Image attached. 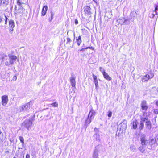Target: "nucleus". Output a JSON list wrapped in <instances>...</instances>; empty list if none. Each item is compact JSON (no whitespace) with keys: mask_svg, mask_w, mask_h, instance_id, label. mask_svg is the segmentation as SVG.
Returning a JSON list of instances; mask_svg holds the SVG:
<instances>
[{"mask_svg":"<svg viewBox=\"0 0 158 158\" xmlns=\"http://www.w3.org/2000/svg\"><path fill=\"white\" fill-rule=\"evenodd\" d=\"M32 102L30 101L28 103H27L24 105L20 106L19 108V110L20 112L27 111L30 109V105L32 104Z\"/></svg>","mask_w":158,"mask_h":158,"instance_id":"1","label":"nucleus"},{"mask_svg":"<svg viewBox=\"0 0 158 158\" xmlns=\"http://www.w3.org/2000/svg\"><path fill=\"white\" fill-rule=\"evenodd\" d=\"M32 124V120L31 119H26L22 123L23 126L27 128L29 130V128H30Z\"/></svg>","mask_w":158,"mask_h":158,"instance_id":"2","label":"nucleus"},{"mask_svg":"<svg viewBox=\"0 0 158 158\" xmlns=\"http://www.w3.org/2000/svg\"><path fill=\"white\" fill-rule=\"evenodd\" d=\"M8 101L7 96L3 95L2 97V104L3 106H5L7 105Z\"/></svg>","mask_w":158,"mask_h":158,"instance_id":"3","label":"nucleus"},{"mask_svg":"<svg viewBox=\"0 0 158 158\" xmlns=\"http://www.w3.org/2000/svg\"><path fill=\"white\" fill-rule=\"evenodd\" d=\"M8 56L10 64L11 65L13 64L15 62L16 60L17 59V57L14 55H9Z\"/></svg>","mask_w":158,"mask_h":158,"instance_id":"4","label":"nucleus"},{"mask_svg":"<svg viewBox=\"0 0 158 158\" xmlns=\"http://www.w3.org/2000/svg\"><path fill=\"white\" fill-rule=\"evenodd\" d=\"M140 106L142 110H143L146 111L148 108L146 101L145 100H143L141 102Z\"/></svg>","mask_w":158,"mask_h":158,"instance_id":"5","label":"nucleus"},{"mask_svg":"<svg viewBox=\"0 0 158 158\" xmlns=\"http://www.w3.org/2000/svg\"><path fill=\"white\" fill-rule=\"evenodd\" d=\"M141 144L142 146L146 145L148 143V141L146 138V135H142L140 138Z\"/></svg>","mask_w":158,"mask_h":158,"instance_id":"6","label":"nucleus"},{"mask_svg":"<svg viewBox=\"0 0 158 158\" xmlns=\"http://www.w3.org/2000/svg\"><path fill=\"white\" fill-rule=\"evenodd\" d=\"M127 126V121L126 120H124L119 124V126L120 127V129L123 131L126 129Z\"/></svg>","mask_w":158,"mask_h":158,"instance_id":"7","label":"nucleus"},{"mask_svg":"<svg viewBox=\"0 0 158 158\" xmlns=\"http://www.w3.org/2000/svg\"><path fill=\"white\" fill-rule=\"evenodd\" d=\"M10 29L9 31L12 33L13 31V28L15 27L14 22L13 20H10L9 22Z\"/></svg>","mask_w":158,"mask_h":158,"instance_id":"8","label":"nucleus"},{"mask_svg":"<svg viewBox=\"0 0 158 158\" xmlns=\"http://www.w3.org/2000/svg\"><path fill=\"white\" fill-rule=\"evenodd\" d=\"M146 119L145 118H141V120L140 122V126L139 127V129L140 130L142 129L144 127V122L146 120Z\"/></svg>","mask_w":158,"mask_h":158,"instance_id":"9","label":"nucleus"},{"mask_svg":"<svg viewBox=\"0 0 158 158\" xmlns=\"http://www.w3.org/2000/svg\"><path fill=\"white\" fill-rule=\"evenodd\" d=\"M93 77L94 79V81L96 89H97V87L98 86V83L97 77L94 74H93Z\"/></svg>","mask_w":158,"mask_h":158,"instance_id":"10","label":"nucleus"},{"mask_svg":"<svg viewBox=\"0 0 158 158\" xmlns=\"http://www.w3.org/2000/svg\"><path fill=\"white\" fill-rule=\"evenodd\" d=\"M94 114L95 113L94 110L93 109H91L89 113L88 117L92 119H93L94 116Z\"/></svg>","mask_w":158,"mask_h":158,"instance_id":"11","label":"nucleus"},{"mask_svg":"<svg viewBox=\"0 0 158 158\" xmlns=\"http://www.w3.org/2000/svg\"><path fill=\"white\" fill-rule=\"evenodd\" d=\"M90 8L89 6H86L85 7L84 11L85 14L89 15L90 14Z\"/></svg>","mask_w":158,"mask_h":158,"instance_id":"12","label":"nucleus"},{"mask_svg":"<svg viewBox=\"0 0 158 158\" xmlns=\"http://www.w3.org/2000/svg\"><path fill=\"white\" fill-rule=\"evenodd\" d=\"M48 10V7L47 6H44L42 11V15L44 16L46 14V12Z\"/></svg>","mask_w":158,"mask_h":158,"instance_id":"13","label":"nucleus"},{"mask_svg":"<svg viewBox=\"0 0 158 158\" xmlns=\"http://www.w3.org/2000/svg\"><path fill=\"white\" fill-rule=\"evenodd\" d=\"M102 74L106 80L108 81H110L111 80V78L109 76L107 73L106 72Z\"/></svg>","mask_w":158,"mask_h":158,"instance_id":"14","label":"nucleus"},{"mask_svg":"<svg viewBox=\"0 0 158 158\" xmlns=\"http://www.w3.org/2000/svg\"><path fill=\"white\" fill-rule=\"evenodd\" d=\"M98 149L95 148L93 154V158H98Z\"/></svg>","mask_w":158,"mask_h":158,"instance_id":"15","label":"nucleus"},{"mask_svg":"<svg viewBox=\"0 0 158 158\" xmlns=\"http://www.w3.org/2000/svg\"><path fill=\"white\" fill-rule=\"evenodd\" d=\"M70 82L73 87L75 86V79L73 77H72L70 79Z\"/></svg>","mask_w":158,"mask_h":158,"instance_id":"16","label":"nucleus"},{"mask_svg":"<svg viewBox=\"0 0 158 158\" xmlns=\"http://www.w3.org/2000/svg\"><path fill=\"white\" fill-rule=\"evenodd\" d=\"M76 41L77 42V44L78 46H80L81 44L82 40L81 36H79L78 37H76Z\"/></svg>","mask_w":158,"mask_h":158,"instance_id":"17","label":"nucleus"},{"mask_svg":"<svg viewBox=\"0 0 158 158\" xmlns=\"http://www.w3.org/2000/svg\"><path fill=\"white\" fill-rule=\"evenodd\" d=\"M48 106L49 107H57L58 106V103L57 102H55L53 103L49 104Z\"/></svg>","mask_w":158,"mask_h":158,"instance_id":"18","label":"nucleus"},{"mask_svg":"<svg viewBox=\"0 0 158 158\" xmlns=\"http://www.w3.org/2000/svg\"><path fill=\"white\" fill-rule=\"evenodd\" d=\"M146 126L148 129H150L151 128V122L149 121H146Z\"/></svg>","mask_w":158,"mask_h":158,"instance_id":"19","label":"nucleus"},{"mask_svg":"<svg viewBox=\"0 0 158 158\" xmlns=\"http://www.w3.org/2000/svg\"><path fill=\"white\" fill-rule=\"evenodd\" d=\"M138 122L136 120H134L132 123L133 128L134 129H135L137 127Z\"/></svg>","mask_w":158,"mask_h":158,"instance_id":"20","label":"nucleus"},{"mask_svg":"<svg viewBox=\"0 0 158 158\" xmlns=\"http://www.w3.org/2000/svg\"><path fill=\"white\" fill-rule=\"evenodd\" d=\"M92 119L88 116L87 119L85 121V124H89L91 122V120Z\"/></svg>","mask_w":158,"mask_h":158,"instance_id":"21","label":"nucleus"},{"mask_svg":"<svg viewBox=\"0 0 158 158\" xmlns=\"http://www.w3.org/2000/svg\"><path fill=\"white\" fill-rule=\"evenodd\" d=\"M6 56V55H5L3 53H2L0 54V62H2L3 59Z\"/></svg>","mask_w":158,"mask_h":158,"instance_id":"22","label":"nucleus"},{"mask_svg":"<svg viewBox=\"0 0 158 158\" xmlns=\"http://www.w3.org/2000/svg\"><path fill=\"white\" fill-rule=\"evenodd\" d=\"M147 75L149 79L152 78L154 76V74L152 73H148Z\"/></svg>","mask_w":158,"mask_h":158,"instance_id":"23","label":"nucleus"},{"mask_svg":"<svg viewBox=\"0 0 158 158\" xmlns=\"http://www.w3.org/2000/svg\"><path fill=\"white\" fill-rule=\"evenodd\" d=\"M139 149L142 153H143L145 150V149L143 146H140L139 147Z\"/></svg>","mask_w":158,"mask_h":158,"instance_id":"24","label":"nucleus"},{"mask_svg":"<svg viewBox=\"0 0 158 158\" xmlns=\"http://www.w3.org/2000/svg\"><path fill=\"white\" fill-rule=\"evenodd\" d=\"M99 71L102 72V74L104 73L105 72L104 69L101 67H99Z\"/></svg>","mask_w":158,"mask_h":158,"instance_id":"25","label":"nucleus"},{"mask_svg":"<svg viewBox=\"0 0 158 158\" xmlns=\"http://www.w3.org/2000/svg\"><path fill=\"white\" fill-rule=\"evenodd\" d=\"M19 139L22 143L23 145L24 144V139L23 138L22 136H20L19 138Z\"/></svg>","mask_w":158,"mask_h":158,"instance_id":"26","label":"nucleus"},{"mask_svg":"<svg viewBox=\"0 0 158 158\" xmlns=\"http://www.w3.org/2000/svg\"><path fill=\"white\" fill-rule=\"evenodd\" d=\"M51 18L50 19L49 21L50 22H51L52 21V20L53 19V16L54 15V13L53 12L51 11Z\"/></svg>","mask_w":158,"mask_h":158,"instance_id":"27","label":"nucleus"},{"mask_svg":"<svg viewBox=\"0 0 158 158\" xmlns=\"http://www.w3.org/2000/svg\"><path fill=\"white\" fill-rule=\"evenodd\" d=\"M108 114L107 115L108 116L109 118H111V116H112V112L111 111H109L108 112Z\"/></svg>","mask_w":158,"mask_h":158,"instance_id":"28","label":"nucleus"},{"mask_svg":"<svg viewBox=\"0 0 158 158\" xmlns=\"http://www.w3.org/2000/svg\"><path fill=\"white\" fill-rule=\"evenodd\" d=\"M4 0H0V6L1 5L2 2L3 4H7V2L5 0V2L4 1Z\"/></svg>","mask_w":158,"mask_h":158,"instance_id":"29","label":"nucleus"},{"mask_svg":"<svg viewBox=\"0 0 158 158\" xmlns=\"http://www.w3.org/2000/svg\"><path fill=\"white\" fill-rule=\"evenodd\" d=\"M148 79H149L148 78V77L147 76V75H146L144 77L143 81L144 80L145 81H147Z\"/></svg>","mask_w":158,"mask_h":158,"instance_id":"30","label":"nucleus"},{"mask_svg":"<svg viewBox=\"0 0 158 158\" xmlns=\"http://www.w3.org/2000/svg\"><path fill=\"white\" fill-rule=\"evenodd\" d=\"M156 143V140L154 139H151V141L150 142V143L151 144H152L153 143Z\"/></svg>","mask_w":158,"mask_h":158,"instance_id":"31","label":"nucleus"},{"mask_svg":"<svg viewBox=\"0 0 158 158\" xmlns=\"http://www.w3.org/2000/svg\"><path fill=\"white\" fill-rule=\"evenodd\" d=\"M130 149L133 152H135V148L133 146L130 147Z\"/></svg>","mask_w":158,"mask_h":158,"instance_id":"32","label":"nucleus"},{"mask_svg":"<svg viewBox=\"0 0 158 158\" xmlns=\"http://www.w3.org/2000/svg\"><path fill=\"white\" fill-rule=\"evenodd\" d=\"M153 112L155 114H157L158 113V110L157 109H154L153 110Z\"/></svg>","mask_w":158,"mask_h":158,"instance_id":"33","label":"nucleus"},{"mask_svg":"<svg viewBox=\"0 0 158 158\" xmlns=\"http://www.w3.org/2000/svg\"><path fill=\"white\" fill-rule=\"evenodd\" d=\"M129 23V22L128 21V20L127 19H126L124 20V21L123 22V23L124 24H127Z\"/></svg>","mask_w":158,"mask_h":158,"instance_id":"34","label":"nucleus"},{"mask_svg":"<svg viewBox=\"0 0 158 158\" xmlns=\"http://www.w3.org/2000/svg\"><path fill=\"white\" fill-rule=\"evenodd\" d=\"M17 76H14L13 77V78H12V80L13 81H15L17 80Z\"/></svg>","mask_w":158,"mask_h":158,"instance_id":"35","label":"nucleus"},{"mask_svg":"<svg viewBox=\"0 0 158 158\" xmlns=\"http://www.w3.org/2000/svg\"><path fill=\"white\" fill-rule=\"evenodd\" d=\"M67 43L70 42L71 41V40L68 37L67 38Z\"/></svg>","mask_w":158,"mask_h":158,"instance_id":"36","label":"nucleus"},{"mask_svg":"<svg viewBox=\"0 0 158 158\" xmlns=\"http://www.w3.org/2000/svg\"><path fill=\"white\" fill-rule=\"evenodd\" d=\"M157 6H158L156 5L155 8V11L156 14H157V10H158Z\"/></svg>","mask_w":158,"mask_h":158,"instance_id":"37","label":"nucleus"},{"mask_svg":"<svg viewBox=\"0 0 158 158\" xmlns=\"http://www.w3.org/2000/svg\"><path fill=\"white\" fill-rule=\"evenodd\" d=\"M5 65L7 66H9L11 64H10V63H9V62L8 61H6L5 63Z\"/></svg>","mask_w":158,"mask_h":158,"instance_id":"38","label":"nucleus"},{"mask_svg":"<svg viewBox=\"0 0 158 158\" xmlns=\"http://www.w3.org/2000/svg\"><path fill=\"white\" fill-rule=\"evenodd\" d=\"M155 16V15L154 14H151L150 15V17L153 18Z\"/></svg>","mask_w":158,"mask_h":158,"instance_id":"39","label":"nucleus"},{"mask_svg":"<svg viewBox=\"0 0 158 158\" xmlns=\"http://www.w3.org/2000/svg\"><path fill=\"white\" fill-rule=\"evenodd\" d=\"M5 24H6V23H7V19L8 18H7L6 16H5Z\"/></svg>","mask_w":158,"mask_h":158,"instance_id":"40","label":"nucleus"},{"mask_svg":"<svg viewBox=\"0 0 158 158\" xmlns=\"http://www.w3.org/2000/svg\"><path fill=\"white\" fill-rule=\"evenodd\" d=\"M75 23L76 24H78V21L77 19H75Z\"/></svg>","mask_w":158,"mask_h":158,"instance_id":"41","label":"nucleus"},{"mask_svg":"<svg viewBox=\"0 0 158 158\" xmlns=\"http://www.w3.org/2000/svg\"><path fill=\"white\" fill-rule=\"evenodd\" d=\"M30 155L28 154H27L26 156V158H30Z\"/></svg>","mask_w":158,"mask_h":158,"instance_id":"42","label":"nucleus"},{"mask_svg":"<svg viewBox=\"0 0 158 158\" xmlns=\"http://www.w3.org/2000/svg\"><path fill=\"white\" fill-rule=\"evenodd\" d=\"M3 19L0 16V23L3 21Z\"/></svg>","mask_w":158,"mask_h":158,"instance_id":"43","label":"nucleus"},{"mask_svg":"<svg viewBox=\"0 0 158 158\" xmlns=\"http://www.w3.org/2000/svg\"><path fill=\"white\" fill-rule=\"evenodd\" d=\"M17 4L19 6H20L21 4L19 0L17 1Z\"/></svg>","mask_w":158,"mask_h":158,"instance_id":"44","label":"nucleus"},{"mask_svg":"<svg viewBox=\"0 0 158 158\" xmlns=\"http://www.w3.org/2000/svg\"><path fill=\"white\" fill-rule=\"evenodd\" d=\"M2 133L1 131H0V139H1V136L2 135Z\"/></svg>","mask_w":158,"mask_h":158,"instance_id":"45","label":"nucleus"},{"mask_svg":"<svg viewBox=\"0 0 158 158\" xmlns=\"http://www.w3.org/2000/svg\"><path fill=\"white\" fill-rule=\"evenodd\" d=\"M156 104L158 106V100L157 101H156Z\"/></svg>","mask_w":158,"mask_h":158,"instance_id":"46","label":"nucleus"},{"mask_svg":"<svg viewBox=\"0 0 158 158\" xmlns=\"http://www.w3.org/2000/svg\"><path fill=\"white\" fill-rule=\"evenodd\" d=\"M73 35L74 37V39L75 38V33L74 32L73 33Z\"/></svg>","mask_w":158,"mask_h":158,"instance_id":"47","label":"nucleus"},{"mask_svg":"<svg viewBox=\"0 0 158 158\" xmlns=\"http://www.w3.org/2000/svg\"><path fill=\"white\" fill-rule=\"evenodd\" d=\"M22 9H19L18 10H20V11H22Z\"/></svg>","mask_w":158,"mask_h":158,"instance_id":"48","label":"nucleus"},{"mask_svg":"<svg viewBox=\"0 0 158 158\" xmlns=\"http://www.w3.org/2000/svg\"><path fill=\"white\" fill-rule=\"evenodd\" d=\"M134 14V13H131V15H132Z\"/></svg>","mask_w":158,"mask_h":158,"instance_id":"49","label":"nucleus"},{"mask_svg":"<svg viewBox=\"0 0 158 158\" xmlns=\"http://www.w3.org/2000/svg\"><path fill=\"white\" fill-rule=\"evenodd\" d=\"M49 114H48V115L46 116V117H48L49 116Z\"/></svg>","mask_w":158,"mask_h":158,"instance_id":"50","label":"nucleus"},{"mask_svg":"<svg viewBox=\"0 0 158 158\" xmlns=\"http://www.w3.org/2000/svg\"><path fill=\"white\" fill-rule=\"evenodd\" d=\"M83 50V49H81V50H80V51H82Z\"/></svg>","mask_w":158,"mask_h":158,"instance_id":"51","label":"nucleus"},{"mask_svg":"<svg viewBox=\"0 0 158 158\" xmlns=\"http://www.w3.org/2000/svg\"><path fill=\"white\" fill-rule=\"evenodd\" d=\"M95 135H96V136H97V134H95V135H94V136H95Z\"/></svg>","mask_w":158,"mask_h":158,"instance_id":"52","label":"nucleus"},{"mask_svg":"<svg viewBox=\"0 0 158 158\" xmlns=\"http://www.w3.org/2000/svg\"><path fill=\"white\" fill-rule=\"evenodd\" d=\"M68 32H69V31H68L67 32V35H68Z\"/></svg>","mask_w":158,"mask_h":158,"instance_id":"53","label":"nucleus"},{"mask_svg":"<svg viewBox=\"0 0 158 158\" xmlns=\"http://www.w3.org/2000/svg\"><path fill=\"white\" fill-rule=\"evenodd\" d=\"M157 90L158 91V88H157Z\"/></svg>","mask_w":158,"mask_h":158,"instance_id":"54","label":"nucleus"},{"mask_svg":"<svg viewBox=\"0 0 158 158\" xmlns=\"http://www.w3.org/2000/svg\"><path fill=\"white\" fill-rule=\"evenodd\" d=\"M13 158H16V157H14Z\"/></svg>","mask_w":158,"mask_h":158,"instance_id":"55","label":"nucleus"},{"mask_svg":"<svg viewBox=\"0 0 158 158\" xmlns=\"http://www.w3.org/2000/svg\"><path fill=\"white\" fill-rule=\"evenodd\" d=\"M157 140H158V138H157Z\"/></svg>","mask_w":158,"mask_h":158,"instance_id":"56","label":"nucleus"}]
</instances>
